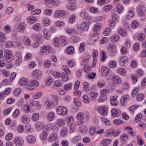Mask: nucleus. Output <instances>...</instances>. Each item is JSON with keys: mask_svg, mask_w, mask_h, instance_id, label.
Instances as JSON below:
<instances>
[{"mask_svg": "<svg viewBox=\"0 0 146 146\" xmlns=\"http://www.w3.org/2000/svg\"><path fill=\"white\" fill-rule=\"evenodd\" d=\"M56 111L58 114L63 116L66 115L68 112L67 109L65 107L62 106L57 107Z\"/></svg>", "mask_w": 146, "mask_h": 146, "instance_id": "f257e3e1", "label": "nucleus"}, {"mask_svg": "<svg viewBox=\"0 0 146 146\" xmlns=\"http://www.w3.org/2000/svg\"><path fill=\"white\" fill-rule=\"evenodd\" d=\"M32 76L33 78L35 79L39 80L41 77V72L39 70H35L33 71Z\"/></svg>", "mask_w": 146, "mask_h": 146, "instance_id": "f03ea898", "label": "nucleus"}, {"mask_svg": "<svg viewBox=\"0 0 146 146\" xmlns=\"http://www.w3.org/2000/svg\"><path fill=\"white\" fill-rule=\"evenodd\" d=\"M108 110V108L106 106H100L98 109V110L99 112L102 115L104 116L107 114Z\"/></svg>", "mask_w": 146, "mask_h": 146, "instance_id": "7ed1b4c3", "label": "nucleus"}, {"mask_svg": "<svg viewBox=\"0 0 146 146\" xmlns=\"http://www.w3.org/2000/svg\"><path fill=\"white\" fill-rule=\"evenodd\" d=\"M50 48L49 46L44 45L41 48L40 51L41 53L48 54L50 53Z\"/></svg>", "mask_w": 146, "mask_h": 146, "instance_id": "20e7f679", "label": "nucleus"}, {"mask_svg": "<svg viewBox=\"0 0 146 146\" xmlns=\"http://www.w3.org/2000/svg\"><path fill=\"white\" fill-rule=\"evenodd\" d=\"M112 116L115 117H118L121 114L120 110L119 109L117 110L113 108L111 110Z\"/></svg>", "mask_w": 146, "mask_h": 146, "instance_id": "39448f33", "label": "nucleus"}, {"mask_svg": "<svg viewBox=\"0 0 146 146\" xmlns=\"http://www.w3.org/2000/svg\"><path fill=\"white\" fill-rule=\"evenodd\" d=\"M26 139L27 142L30 143H34L36 142V138L33 135H29L26 137Z\"/></svg>", "mask_w": 146, "mask_h": 146, "instance_id": "423d86ee", "label": "nucleus"}, {"mask_svg": "<svg viewBox=\"0 0 146 146\" xmlns=\"http://www.w3.org/2000/svg\"><path fill=\"white\" fill-rule=\"evenodd\" d=\"M130 98L129 96L127 95H125L123 96L121 100V103L123 106L125 105L127 100H128Z\"/></svg>", "mask_w": 146, "mask_h": 146, "instance_id": "0eeeda50", "label": "nucleus"}, {"mask_svg": "<svg viewBox=\"0 0 146 146\" xmlns=\"http://www.w3.org/2000/svg\"><path fill=\"white\" fill-rule=\"evenodd\" d=\"M28 23L30 24L34 23L36 22V18L33 16H30L27 18Z\"/></svg>", "mask_w": 146, "mask_h": 146, "instance_id": "6e6552de", "label": "nucleus"}, {"mask_svg": "<svg viewBox=\"0 0 146 146\" xmlns=\"http://www.w3.org/2000/svg\"><path fill=\"white\" fill-rule=\"evenodd\" d=\"M110 103L112 106H117L119 104L117 97L112 96L110 97Z\"/></svg>", "mask_w": 146, "mask_h": 146, "instance_id": "1a4fd4ad", "label": "nucleus"}, {"mask_svg": "<svg viewBox=\"0 0 146 146\" xmlns=\"http://www.w3.org/2000/svg\"><path fill=\"white\" fill-rule=\"evenodd\" d=\"M65 14V12L62 10H57L54 13V16L56 17L60 18L63 16Z\"/></svg>", "mask_w": 146, "mask_h": 146, "instance_id": "9d476101", "label": "nucleus"}, {"mask_svg": "<svg viewBox=\"0 0 146 146\" xmlns=\"http://www.w3.org/2000/svg\"><path fill=\"white\" fill-rule=\"evenodd\" d=\"M145 11V8L143 6H140L137 9V14L139 15L143 14Z\"/></svg>", "mask_w": 146, "mask_h": 146, "instance_id": "9b49d317", "label": "nucleus"}, {"mask_svg": "<svg viewBox=\"0 0 146 146\" xmlns=\"http://www.w3.org/2000/svg\"><path fill=\"white\" fill-rule=\"evenodd\" d=\"M60 41L62 46H64L68 44L67 39L64 36H62L60 38Z\"/></svg>", "mask_w": 146, "mask_h": 146, "instance_id": "f8f14e48", "label": "nucleus"}, {"mask_svg": "<svg viewBox=\"0 0 146 146\" xmlns=\"http://www.w3.org/2000/svg\"><path fill=\"white\" fill-rule=\"evenodd\" d=\"M109 69L106 67L103 66L102 68L101 73L103 76H106L109 73Z\"/></svg>", "mask_w": 146, "mask_h": 146, "instance_id": "ddd939ff", "label": "nucleus"}, {"mask_svg": "<svg viewBox=\"0 0 146 146\" xmlns=\"http://www.w3.org/2000/svg\"><path fill=\"white\" fill-rule=\"evenodd\" d=\"M12 56L11 51L9 49L6 50L5 52V59H11Z\"/></svg>", "mask_w": 146, "mask_h": 146, "instance_id": "4468645a", "label": "nucleus"}, {"mask_svg": "<svg viewBox=\"0 0 146 146\" xmlns=\"http://www.w3.org/2000/svg\"><path fill=\"white\" fill-rule=\"evenodd\" d=\"M128 59L127 57L126 56H124L120 58L119 59L120 65L121 66L124 65L125 62L127 61Z\"/></svg>", "mask_w": 146, "mask_h": 146, "instance_id": "2eb2a0df", "label": "nucleus"}, {"mask_svg": "<svg viewBox=\"0 0 146 146\" xmlns=\"http://www.w3.org/2000/svg\"><path fill=\"white\" fill-rule=\"evenodd\" d=\"M57 135L56 133H52L49 136L48 138V140L50 142L53 141L56 139Z\"/></svg>", "mask_w": 146, "mask_h": 146, "instance_id": "dca6fc26", "label": "nucleus"}, {"mask_svg": "<svg viewBox=\"0 0 146 146\" xmlns=\"http://www.w3.org/2000/svg\"><path fill=\"white\" fill-rule=\"evenodd\" d=\"M55 114L54 112H50L49 113L47 116V118L48 120L49 121H52L55 117Z\"/></svg>", "mask_w": 146, "mask_h": 146, "instance_id": "f3484780", "label": "nucleus"}, {"mask_svg": "<svg viewBox=\"0 0 146 146\" xmlns=\"http://www.w3.org/2000/svg\"><path fill=\"white\" fill-rule=\"evenodd\" d=\"M25 24L23 23H20L18 27V30L19 32H23L25 27Z\"/></svg>", "mask_w": 146, "mask_h": 146, "instance_id": "a211bd4d", "label": "nucleus"}, {"mask_svg": "<svg viewBox=\"0 0 146 146\" xmlns=\"http://www.w3.org/2000/svg\"><path fill=\"white\" fill-rule=\"evenodd\" d=\"M80 15L82 17L87 20H91V17L88 15V14L85 12L81 13H80Z\"/></svg>", "mask_w": 146, "mask_h": 146, "instance_id": "6ab92c4d", "label": "nucleus"}, {"mask_svg": "<svg viewBox=\"0 0 146 146\" xmlns=\"http://www.w3.org/2000/svg\"><path fill=\"white\" fill-rule=\"evenodd\" d=\"M111 140L110 139H105L103 140L101 142L102 145L104 146H107L111 142Z\"/></svg>", "mask_w": 146, "mask_h": 146, "instance_id": "aec40b11", "label": "nucleus"}, {"mask_svg": "<svg viewBox=\"0 0 146 146\" xmlns=\"http://www.w3.org/2000/svg\"><path fill=\"white\" fill-rule=\"evenodd\" d=\"M80 28L82 30L84 31H86L88 29L89 27L88 24L84 22L82 23L81 24Z\"/></svg>", "mask_w": 146, "mask_h": 146, "instance_id": "412c9836", "label": "nucleus"}, {"mask_svg": "<svg viewBox=\"0 0 146 146\" xmlns=\"http://www.w3.org/2000/svg\"><path fill=\"white\" fill-rule=\"evenodd\" d=\"M23 41L25 44L27 46H29L31 45L30 39L27 37H25L23 38Z\"/></svg>", "mask_w": 146, "mask_h": 146, "instance_id": "4be33fe9", "label": "nucleus"}, {"mask_svg": "<svg viewBox=\"0 0 146 146\" xmlns=\"http://www.w3.org/2000/svg\"><path fill=\"white\" fill-rule=\"evenodd\" d=\"M120 38L119 36L115 35L112 36L110 38V40L112 42H116L119 40Z\"/></svg>", "mask_w": 146, "mask_h": 146, "instance_id": "5701e85b", "label": "nucleus"}, {"mask_svg": "<svg viewBox=\"0 0 146 146\" xmlns=\"http://www.w3.org/2000/svg\"><path fill=\"white\" fill-rule=\"evenodd\" d=\"M47 131H44L41 133L40 134V137L42 140H45L46 139L47 134Z\"/></svg>", "mask_w": 146, "mask_h": 146, "instance_id": "b1692460", "label": "nucleus"}, {"mask_svg": "<svg viewBox=\"0 0 146 146\" xmlns=\"http://www.w3.org/2000/svg\"><path fill=\"white\" fill-rule=\"evenodd\" d=\"M112 79L114 82L116 84H120L121 83V79L116 76H113Z\"/></svg>", "mask_w": 146, "mask_h": 146, "instance_id": "393cba45", "label": "nucleus"}, {"mask_svg": "<svg viewBox=\"0 0 146 146\" xmlns=\"http://www.w3.org/2000/svg\"><path fill=\"white\" fill-rule=\"evenodd\" d=\"M118 33L123 36H125L127 35V31L124 29L121 28H119L117 30Z\"/></svg>", "mask_w": 146, "mask_h": 146, "instance_id": "a878e982", "label": "nucleus"}, {"mask_svg": "<svg viewBox=\"0 0 146 146\" xmlns=\"http://www.w3.org/2000/svg\"><path fill=\"white\" fill-rule=\"evenodd\" d=\"M45 104L47 108L48 109H51L54 105L53 102L52 101H46L45 102Z\"/></svg>", "mask_w": 146, "mask_h": 146, "instance_id": "bb28decb", "label": "nucleus"}, {"mask_svg": "<svg viewBox=\"0 0 146 146\" xmlns=\"http://www.w3.org/2000/svg\"><path fill=\"white\" fill-rule=\"evenodd\" d=\"M74 48L72 46L68 47L66 50V53L68 54H72L74 52Z\"/></svg>", "mask_w": 146, "mask_h": 146, "instance_id": "cd10ccee", "label": "nucleus"}, {"mask_svg": "<svg viewBox=\"0 0 146 146\" xmlns=\"http://www.w3.org/2000/svg\"><path fill=\"white\" fill-rule=\"evenodd\" d=\"M68 132L67 128L65 127H63L61 129L60 134L62 136L64 137L67 134Z\"/></svg>", "mask_w": 146, "mask_h": 146, "instance_id": "c85d7f7f", "label": "nucleus"}, {"mask_svg": "<svg viewBox=\"0 0 146 146\" xmlns=\"http://www.w3.org/2000/svg\"><path fill=\"white\" fill-rule=\"evenodd\" d=\"M62 69L68 75H69L71 74V71L67 66L66 65H63L62 66Z\"/></svg>", "mask_w": 146, "mask_h": 146, "instance_id": "c756f323", "label": "nucleus"}, {"mask_svg": "<svg viewBox=\"0 0 146 146\" xmlns=\"http://www.w3.org/2000/svg\"><path fill=\"white\" fill-rule=\"evenodd\" d=\"M6 41V38L4 34L0 32V43L5 42Z\"/></svg>", "mask_w": 146, "mask_h": 146, "instance_id": "7c9ffc66", "label": "nucleus"}, {"mask_svg": "<svg viewBox=\"0 0 146 146\" xmlns=\"http://www.w3.org/2000/svg\"><path fill=\"white\" fill-rule=\"evenodd\" d=\"M43 33L45 39H48L49 38L50 36V32L47 29H45L43 31Z\"/></svg>", "mask_w": 146, "mask_h": 146, "instance_id": "2f4dec72", "label": "nucleus"}, {"mask_svg": "<svg viewBox=\"0 0 146 146\" xmlns=\"http://www.w3.org/2000/svg\"><path fill=\"white\" fill-rule=\"evenodd\" d=\"M27 79L25 78H23L21 79L19 81V84L22 86H25L27 83Z\"/></svg>", "mask_w": 146, "mask_h": 146, "instance_id": "473e14b6", "label": "nucleus"}, {"mask_svg": "<svg viewBox=\"0 0 146 146\" xmlns=\"http://www.w3.org/2000/svg\"><path fill=\"white\" fill-rule=\"evenodd\" d=\"M21 121L25 123H27L30 121V119L27 118V116L25 115H23L21 119Z\"/></svg>", "mask_w": 146, "mask_h": 146, "instance_id": "72a5a7b5", "label": "nucleus"}, {"mask_svg": "<svg viewBox=\"0 0 146 146\" xmlns=\"http://www.w3.org/2000/svg\"><path fill=\"white\" fill-rule=\"evenodd\" d=\"M53 80L50 76H48L45 81L46 85L48 86L53 82Z\"/></svg>", "mask_w": 146, "mask_h": 146, "instance_id": "f704fd0d", "label": "nucleus"}, {"mask_svg": "<svg viewBox=\"0 0 146 146\" xmlns=\"http://www.w3.org/2000/svg\"><path fill=\"white\" fill-rule=\"evenodd\" d=\"M67 8L70 11H73L75 10L76 7L74 4H70L67 6Z\"/></svg>", "mask_w": 146, "mask_h": 146, "instance_id": "c9c22d12", "label": "nucleus"}, {"mask_svg": "<svg viewBox=\"0 0 146 146\" xmlns=\"http://www.w3.org/2000/svg\"><path fill=\"white\" fill-rule=\"evenodd\" d=\"M101 26L100 24L98 23L94 26L93 28V30L94 31L97 32L100 29Z\"/></svg>", "mask_w": 146, "mask_h": 146, "instance_id": "e433bc0d", "label": "nucleus"}, {"mask_svg": "<svg viewBox=\"0 0 146 146\" xmlns=\"http://www.w3.org/2000/svg\"><path fill=\"white\" fill-rule=\"evenodd\" d=\"M64 120L63 119L60 118L58 119L56 121V124L58 126H62L64 125Z\"/></svg>", "mask_w": 146, "mask_h": 146, "instance_id": "4c0bfd02", "label": "nucleus"}, {"mask_svg": "<svg viewBox=\"0 0 146 146\" xmlns=\"http://www.w3.org/2000/svg\"><path fill=\"white\" fill-rule=\"evenodd\" d=\"M98 39V34H95L91 38L90 42L91 44H93Z\"/></svg>", "mask_w": 146, "mask_h": 146, "instance_id": "58836bf2", "label": "nucleus"}, {"mask_svg": "<svg viewBox=\"0 0 146 146\" xmlns=\"http://www.w3.org/2000/svg\"><path fill=\"white\" fill-rule=\"evenodd\" d=\"M144 98V96L142 93L138 94L136 96V99L138 101L143 100Z\"/></svg>", "mask_w": 146, "mask_h": 146, "instance_id": "ea45409f", "label": "nucleus"}, {"mask_svg": "<svg viewBox=\"0 0 146 146\" xmlns=\"http://www.w3.org/2000/svg\"><path fill=\"white\" fill-rule=\"evenodd\" d=\"M21 89L19 88H16L13 91V94L15 96H18L21 94Z\"/></svg>", "mask_w": 146, "mask_h": 146, "instance_id": "a19ab883", "label": "nucleus"}, {"mask_svg": "<svg viewBox=\"0 0 146 146\" xmlns=\"http://www.w3.org/2000/svg\"><path fill=\"white\" fill-rule=\"evenodd\" d=\"M117 71L118 74L122 76L125 75L126 74L125 71L121 68H119L117 69Z\"/></svg>", "mask_w": 146, "mask_h": 146, "instance_id": "79ce46f5", "label": "nucleus"}, {"mask_svg": "<svg viewBox=\"0 0 146 146\" xmlns=\"http://www.w3.org/2000/svg\"><path fill=\"white\" fill-rule=\"evenodd\" d=\"M116 63L114 60H111L109 62V66L111 68H114L116 66Z\"/></svg>", "mask_w": 146, "mask_h": 146, "instance_id": "37998d69", "label": "nucleus"}, {"mask_svg": "<svg viewBox=\"0 0 146 146\" xmlns=\"http://www.w3.org/2000/svg\"><path fill=\"white\" fill-rule=\"evenodd\" d=\"M101 53L102 55V57L101 59V60H103V61H105L106 58V51L104 50H102L101 51Z\"/></svg>", "mask_w": 146, "mask_h": 146, "instance_id": "c03bdc74", "label": "nucleus"}, {"mask_svg": "<svg viewBox=\"0 0 146 146\" xmlns=\"http://www.w3.org/2000/svg\"><path fill=\"white\" fill-rule=\"evenodd\" d=\"M128 135L127 134H123L120 135V139L123 142L125 141L128 139Z\"/></svg>", "mask_w": 146, "mask_h": 146, "instance_id": "a18cd8bd", "label": "nucleus"}, {"mask_svg": "<svg viewBox=\"0 0 146 146\" xmlns=\"http://www.w3.org/2000/svg\"><path fill=\"white\" fill-rule=\"evenodd\" d=\"M112 6L110 4H108L105 6L104 7V10L106 12L109 11L112 8Z\"/></svg>", "mask_w": 146, "mask_h": 146, "instance_id": "49530a36", "label": "nucleus"}, {"mask_svg": "<svg viewBox=\"0 0 146 146\" xmlns=\"http://www.w3.org/2000/svg\"><path fill=\"white\" fill-rule=\"evenodd\" d=\"M117 10L119 13H121L123 10V7L121 4H118L117 6Z\"/></svg>", "mask_w": 146, "mask_h": 146, "instance_id": "de8ad7c7", "label": "nucleus"}, {"mask_svg": "<svg viewBox=\"0 0 146 146\" xmlns=\"http://www.w3.org/2000/svg\"><path fill=\"white\" fill-rule=\"evenodd\" d=\"M88 85L89 84L87 82H85L84 83V90L86 92H88L90 90V89L88 87Z\"/></svg>", "mask_w": 146, "mask_h": 146, "instance_id": "09e8293b", "label": "nucleus"}, {"mask_svg": "<svg viewBox=\"0 0 146 146\" xmlns=\"http://www.w3.org/2000/svg\"><path fill=\"white\" fill-rule=\"evenodd\" d=\"M131 26L134 29H136L139 26V23L136 20L133 21L131 24Z\"/></svg>", "mask_w": 146, "mask_h": 146, "instance_id": "8fccbe9b", "label": "nucleus"}, {"mask_svg": "<svg viewBox=\"0 0 146 146\" xmlns=\"http://www.w3.org/2000/svg\"><path fill=\"white\" fill-rule=\"evenodd\" d=\"M44 66L46 68H48L51 66V61L50 60H47L44 63Z\"/></svg>", "mask_w": 146, "mask_h": 146, "instance_id": "3c124183", "label": "nucleus"}, {"mask_svg": "<svg viewBox=\"0 0 146 146\" xmlns=\"http://www.w3.org/2000/svg\"><path fill=\"white\" fill-rule=\"evenodd\" d=\"M96 128L95 127H92L89 130V133L91 135H94L96 132Z\"/></svg>", "mask_w": 146, "mask_h": 146, "instance_id": "603ef678", "label": "nucleus"}, {"mask_svg": "<svg viewBox=\"0 0 146 146\" xmlns=\"http://www.w3.org/2000/svg\"><path fill=\"white\" fill-rule=\"evenodd\" d=\"M139 91L138 89L136 87H135L133 88L132 90L131 93V96L133 97L135 96L136 94Z\"/></svg>", "mask_w": 146, "mask_h": 146, "instance_id": "864d4df0", "label": "nucleus"}, {"mask_svg": "<svg viewBox=\"0 0 146 146\" xmlns=\"http://www.w3.org/2000/svg\"><path fill=\"white\" fill-rule=\"evenodd\" d=\"M108 48L109 49L110 51H112L115 52H116V47L115 45L113 44H110L108 46Z\"/></svg>", "mask_w": 146, "mask_h": 146, "instance_id": "5fc2aeb1", "label": "nucleus"}, {"mask_svg": "<svg viewBox=\"0 0 146 146\" xmlns=\"http://www.w3.org/2000/svg\"><path fill=\"white\" fill-rule=\"evenodd\" d=\"M92 67L91 66H88L87 67L84 66L83 68V70L86 73H88L92 69Z\"/></svg>", "mask_w": 146, "mask_h": 146, "instance_id": "6e6d98bb", "label": "nucleus"}, {"mask_svg": "<svg viewBox=\"0 0 146 146\" xmlns=\"http://www.w3.org/2000/svg\"><path fill=\"white\" fill-rule=\"evenodd\" d=\"M76 15L74 14H72L70 16L69 20V22L70 23H72L75 21Z\"/></svg>", "mask_w": 146, "mask_h": 146, "instance_id": "4d7b16f0", "label": "nucleus"}, {"mask_svg": "<svg viewBox=\"0 0 146 146\" xmlns=\"http://www.w3.org/2000/svg\"><path fill=\"white\" fill-rule=\"evenodd\" d=\"M43 1L45 2V5L49 7L50 6L51 3H53L54 0H43Z\"/></svg>", "mask_w": 146, "mask_h": 146, "instance_id": "13d9d810", "label": "nucleus"}, {"mask_svg": "<svg viewBox=\"0 0 146 146\" xmlns=\"http://www.w3.org/2000/svg\"><path fill=\"white\" fill-rule=\"evenodd\" d=\"M68 124L70 126H71L72 124L74 122V119L73 117H69L68 116Z\"/></svg>", "mask_w": 146, "mask_h": 146, "instance_id": "bf43d9fd", "label": "nucleus"}, {"mask_svg": "<svg viewBox=\"0 0 146 146\" xmlns=\"http://www.w3.org/2000/svg\"><path fill=\"white\" fill-rule=\"evenodd\" d=\"M77 118L79 120H81L84 118V115L82 112L79 113L76 115Z\"/></svg>", "mask_w": 146, "mask_h": 146, "instance_id": "052dcab7", "label": "nucleus"}, {"mask_svg": "<svg viewBox=\"0 0 146 146\" xmlns=\"http://www.w3.org/2000/svg\"><path fill=\"white\" fill-rule=\"evenodd\" d=\"M137 37L139 40L140 41H143L145 39L144 35L142 33L139 34L138 35Z\"/></svg>", "mask_w": 146, "mask_h": 146, "instance_id": "680f3d73", "label": "nucleus"}, {"mask_svg": "<svg viewBox=\"0 0 146 146\" xmlns=\"http://www.w3.org/2000/svg\"><path fill=\"white\" fill-rule=\"evenodd\" d=\"M42 38V36L40 34L38 33L36 36L35 39L36 41L39 42L40 41Z\"/></svg>", "mask_w": 146, "mask_h": 146, "instance_id": "e2e57ef3", "label": "nucleus"}, {"mask_svg": "<svg viewBox=\"0 0 146 146\" xmlns=\"http://www.w3.org/2000/svg\"><path fill=\"white\" fill-rule=\"evenodd\" d=\"M40 28V25L39 23H37L33 26V28L36 31H38Z\"/></svg>", "mask_w": 146, "mask_h": 146, "instance_id": "0e129e2a", "label": "nucleus"}, {"mask_svg": "<svg viewBox=\"0 0 146 146\" xmlns=\"http://www.w3.org/2000/svg\"><path fill=\"white\" fill-rule=\"evenodd\" d=\"M39 115L38 113H36L33 114L32 119L34 121H36L39 119Z\"/></svg>", "mask_w": 146, "mask_h": 146, "instance_id": "69168bd1", "label": "nucleus"}, {"mask_svg": "<svg viewBox=\"0 0 146 146\" xmlns=\"http://www.w3.org/2000/svg\"><path fill=\"white\" fill-rule=\"evenodd\" d=\"M13 134L11 133H9L7 134L5 137L6 140L9 141L11 140L13 138Z\"/></svg>", "mask_w": 146, "mask_h": 146, "instance_id": "338daca9", "label": "nucleus"}, {"mask_svg": "<svg viewBox=\"0 0 146 146\" xmlns=\"http://www.w3.org/2000/svg\"><path fill=\"white\" fill-rule=\"evenodd\" d=\"M80 131L84 133H85L87 131V128L84 125H82L80 127Z\"/></svg>", "mask_w": 146, "mask_h": 146, "instance_id": "774afa93", "label": "nucleus"}]
</instances>
